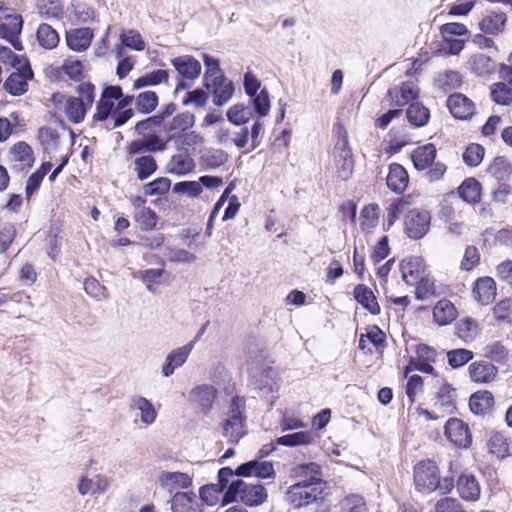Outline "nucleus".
Returning a JSON list of instances; mask_svg holds the SVG:
<instances>
[{
	"label": "nucleus",
	"instance_id": "f257e3e1",
	"mask_svg": "<svg viewBox=\"0 0 512 512\" xmlns=\"http://www.w3.org/2000/svg\"><path fill=\"white\" fill-rule=\"evenodd\" d=\"M319 466L315 463L302 464L295 468L299 476L312 474L310 480H304L290 486L286 492V500L294 507H302L320 499L324 490V483L315 475Z\"/></svg>",
	"mask_w": 512,
	"mask_h": 512
},
{
	"label": "nucleus",
	"instance_id": "f03ea898",
	"mask_svg": "<svg viewBox=\"0 0 512 512\" xmlns=\"http://www.w3.org/2000/svg\"><path fill=\"white\" fill-rule=\"evenodd\" d=\"M121 97L120 86H107L101 93L100 99L96 104V111L93 114V120L104 122L111 120L113 128L123 126L133 115V109L123 111L117 110V99Z\"/></svg>",
	"mask_w": 512,
	"mask_h": 512
},
{
	"label": "nucleus",
	"instance_id": "7ed1b4c3",
	"mask_svg": "<svg viewBox=\"0 0 512 512\" xmlns=\"http://www.w3.org/2000/svg\"><path fill=\"white\" fill-rule=\"evenodd\" d=\"M333 133L336 137L333 148L334 167L338 178L346 181L352 176L354 170V161L349 146L348 132L344 125L338 122L333 127Z\"/></svg>",
	"mask_w": 512,
	"mask_h": 512
},
{
	"label": "nucleus",
	"instance_id": "20e7f679",
	"mask_svg": "<svg viewBox=\"0 0 512 512\" xmlns=\"http://www.w3.org/2000/svg\"><path fill=\"white\" fill-rule=\"evenodd\" d=\"M268 497L266 488L261 484H248L243 480H235L230 483L222 504H228L240 499L247 506L255 507L263 504Z\"/></svg>",
	"mask_w": 512,
	"mask_h": 512
},
{
	"label": "nucleus",
	"instance_id": "39448f33",
	"mask_svg": "<svg viewBox=\"0 0 512 512\" xmlns=\"http://www.w3.org/2000/svg\"><path fill=\"white\" fill-rule=\"evenodd\" d=\"M244 410L245 399L239 396L233 397L222 423L223 436L231 444L239 443L240 439L245 435Z\"/></svg>",
	"mask_w": 512,
	"mask_h": 512
},
{
	"label": "nucleus",
	"instance_id": "423d86ee",
	"mask_svg": "<svg viewBox=\"0 0 512 512\" xmlns=\"http://www.w3.org/2000/svg\"><path fill=\"white\" fill-rule=\"evenodd\" d=\"M439 469L432 460L419 461L414 466L413 478L416 490L429 494L439 485Z\"/></svg>",
	"mask_w": 512,
	"mask_h": 512
},
{
	"label": "nucleus",
	"instance_id": "0eeeda50",
	"mask_svg": "<svg viewBox=\"0 0 512 512\" xmlns=\"http://www.w3.org/2000/svg\"><path fill=\"white\" fill-rule=\"evenodd\" d=\"M442 37L441 51L448 55H458L464 48L465 40L460 37H468L469 31L464 24L451 22L440 27Z\"/></svg>",
	"mask_w": 512,
	"mask_h": 512
},
{
	"label": "nucleus",
	"instance_id": "6e6552de",
	"mask_svg": "<svg viewBox=\"0 0 512 512\" xmlns=\"http://www.w3.org/2000/svg\"><path fill=\"white\" fill-rule=\"evenodd\" d=\"M13 66L16 71L12 72L4 82V89L13 96H19L27 91V81L32 78L33 72L26 59H20L17 55H13Z\"/></svg>",
	"mask_w": 512,
	"mask_h": 512
},
{
	"label": "nucleus",
	"instance_id": "1a4fd4ad",
	"mask_svg": "<svg viewBox=\"0 0 512 512\" xmlns=\"http://www.w3.org/2000/svg\"><path fill=\"white\" fill-rule=\"evenodd\" d=\"M430 213L422 209L408 211L404 220V229L411 239H421L430 228Z\"/></svg>",
	"mask_w": 512,
	"mask_h": 512
},
{
	"label": "nucleus",
	"instance_id": "9d476101",
	"mask_svg": "<svg viewBox=\"0 0 512 512\" xmlns=\"http://www.w3.org/2000/svg\"><path fill=\"white\" fill-rule=\"evenodd\" d=\"M234 476V472L229 467H223L218 472V482L204 485L199 490L200 498L209 506L215 505L220 494L227 487L230 478Z\"/></svg>",
	"mask_w": 512,
	"mask_h": 512
},
{
	"label": "nucleus",
	"instance_id": "9b49d317",
	"mask_svg": "<svg viewBox=\"0 0 512 512\" xmlns=\"http://www.w3.org/2000/svg\"><path fill=\"white\" fill-rule=\"evenodd\" d=\"M22 27L23 19L20 14L10 13L0 18V36L18 51L23 48L18 38Z\"/></svg>",
	"mask_w": 512,
	"mask_h": 512
},
{
	"label": "nucleus",
	"instance_id": "f8f14e48",
	"mask_svg": "<svg viewBox=\"0 0 512 512\" xmlns=\"http://www.w3.org/2000/svg\"><path fill=\"white\" fill-rule=\"evenodd\" d=\"M167 142L160 138L155 133L148 134L146 137L141 139H135L131 141L127 147V153L129 155H138L142 153H155L161 152L166 149Z\"/></svg>",
	"mask_w": 512,
	"mask_h": 512
},
{
	"label": "nucleus",
	"instance_id": "ddd939ff",
	"mask_svg": "<svg viewBox=\"0 0 512 512\" xmlns=\"http://www.w3.org/2000/svg\"><path fill=\"white\" fill-rule=\"evenodd\" d=\"M146 200L140 196L132 199V205L134 207V220L139 224V227L143 231L153 230L158 221V216L154 210L145 205Z\"/></svg>",
	"mask_w": 512,
	"mask_h": 512
},
{
	"label": "nucleus",
	"instance_id": "4468645a",
	"mask_svg": "<svg viewBox=\"0 0 512 512\" xmlns=\"http://www.w3.org/2000/svg\"><path fill=\"white\" fill-rule=\"evenodd\" d=\"M445 436L455 446L468 447L471 443L467 424L457 418H451L446 422Z\"/></svg>",
	"mask_w": 512,
	"mask_h": 512
},
{
	"label": "nucleus",
	"instance_id": "2eb2a0df",
	"mask_svg": "<svg viewBox=\"0 0 512 512\" xmlns=\"http://www.w3.org/2000/svg\"><path fill=\"white\" fill-rule=\"evenodd\" d=\"M205 87L213 94V103L217 106L226 104L233 96L234 85L225 76H218L205 83Z\"/></svg>",
	"mask_w": 512,
	"mask_h": 512
},
{
	"label": "nucleus",
	"instance_id": "dca6fc26",
	"mask_svg": "<svg viewBox=\"0 0 512 512\" xmlns=\"http://www.w3.org/2000/svg\"><path fill=\"white\" fill-rule=\"evenodd\" d=\"M94 38V32L89 27L73 28L66 31L65 40L69 49L75 52L86 51Z\"/></svg>",
	"mask_w": 512,
	"mask_h": 512
},
{
	"label": "nucleus",
	"instance_id": "f3484780",
	"mask_svg": "<svg viewBox=\"0 0 512 512\" xmlns=\"http://www.w3.org/2000/svg\"><path fill=\"white\" fill-rule=\"evenodd\" d=\"M110 486V479L105 475L97 474L93 478L81 476L77 483V491L81 496L103 494Z\"/></svg>",
	"mask_w": 512,
	"mask_h": 512
},
{
	"label": "nucleus",
	"instance_id": "a211bd4d",
	"mask_svg": "<svg viewBox=\"0 0 512 512\" xmlns=\"http://www.w3.org/2000/svg\"><path fill=\"white\" fill-rule=\"evenodd\" d=\"M234 472L236 476L258 478H271L274 476V468L269 461L252 460L241 464Z\"/></svg>",
	"mask_w": 512,
	"mask_h": 512
},
{
	"label": "nucleus",
	"instance_id": "6ab92c4d",
	"mask_svg": "<svg viewBox=\"0 0 512 512\" xmlns=\"http://www.w3.org/2000/svg\"><path fill=\"white\" fill-rule=\"evenodd\" d=\"M171 64L178 75L184 79L194 80L201 74L202 66L193 56L183 55L175 57L171 60Z\"/></svg>",
	"mask_w": 512,
	"mask_h": 512
},
{
	"label": "nucleus",
	"instance_id": "aec40b11",
	"mask_svg": "<svg viewBox=\"0 0 512 512\" xmlns=\"http://www.w3.org/2000/svg\"><path fill=\"white\" fill-rule=\"evenodd\" d=\"M10 161L17 171L32 167L35 161L32 148L25 142L14 144L10 150Z\"/></svg>",
	"mask_w": 512,
	"mask_h": 512
},
{
	"label": "nucleus",
	"instance_id": "412c9836",
	"mask_svg": "<svg viewBox=\"0 0 512 512\" xmlns=\"http://www.w3.org/2000/svg\"><path fill=\"white\" fill-rule=\"evenodd\" d=\"M447 106L451 114L458 119H468L475 112L473 101L460 93L450 95L447 100Z\"/></svg>",
	"mask_w": 512,
	"mask_h": 512
},
{
	"label": "nucleus",
	"instance_id": "4be33fe9",
	"mask_svg": "<svg viewBox=\"0 0 512 512\" xmlns=\"http://www.w3.org/2000/svg\"><path fill=\"white\" fill-rule=\"evenodd\" d=\"M172 512H203L202 504L193 492H177L171 499Z\"/></svg>",
	"mask_w": 512,
	"mask_h": 512
},
{
	"label": "nucleus",
	"instance_id": "5701e85b",
	"mask_svg": "<svg viewBox=\"0 0 512 512\" xmlns=\"http://www.w3.org/2000/svg\"><path fill=\"white\" fill-rule=\"evenodd\" d=\"M216 396V389L211 385H200L190 392L191 401L196 404L204 414H208L212 408Z\"/></svg>",
	"mask_w": 512,
	"mask_h": 512
},
{
	"label": "nucleus",
	"instance_id": "b1692460",
	"mask_svg": "<svg viewBox=\"0 0 512 512\" xmlns=\"http://www.w3.org/2000/svg\"><path fill=\"white\" fill-rule=\"evenodd\" d=\"M419 89L413 81L402 83L400 87L390 89L387 96L395 106H404L418 96Z\"/></svg>",
	"mask_w": 512,
	"mask_h": 512
},
{
	"label": "nucleus",
	"instance_id": "393cba45",
	"mask_svg": "<svg viewBox=\"0 0 512 512\" xmlns=\"http://www.w3.org/2000/svg\"><path fill=\"white\" fill-rule=\"evenodd\" d=\"M468 370L471 380L475 383H490L498 373L497 367L488 361L473 362Z\"/></svg>",
	"mask_w": 512,
	"mask_h": 512
},
{
	"label": "nucleus",
	"instance_id": "a878e982",
	"mask_svg": "<svg viewBox=\"0 0 512 512\" xmlns=\"http://www.w3.org/2000/svg\"><path fill=\"white\" fill-rule=\"evenodd\" d=\"M460 497L467 501H476L480 496V485L474 475L463 473L457 481Z\"/></svg>",
	"mask_w": 512,
	"mask_h": 512
},
{
	"label": "nucleus",
	"instance_id": "bb28decb",
	"mask_svg": "<svg viewBox=\"0 0 512 512\" xmlns=\"http://www.w3.org/2000/svg\"><path fill=\"white\" fill-rule=\"evenodd\" d=\"M496 283L491 277H481L476 280L473 295L483 305L489 304L496 296Z\"/></svg>",
	"mask_w": 512,
	"mask_h": 512
},
{
	"label": "nucleus",
	"instance_id": "cd10ccee",
	"mask_svg": "<svg viewBox=\"0 0 512 512\" xmlns=\"http://www.w3.org/2000/svg\"><path fill=\"white\" fill-rule=\"evenodd\" d=\"M402 279L408 285H415L423 276L422 261L419 257H409L400 264Z\"/></svg>",
	"mask_w": 512,
	"mask_h": 512
},
{
	"label": "nucleus",
	"instance_id": "c85d7f7f",
	"mask_svg": "<svg viewBox=\"0 0 512 512\" xmlns=\"http://www.w3.org/2000/svg\"><path fill=\"white\" fill-rule=\"evenodd\" d=\"M249 139V130L247 127L240 129L222 128L218 133V141L220 144L227 146L234 144L238 148H244Z\"/></svg>",
	"mask_w": 512,
	"mask_h": 512
},
{
	"label": "nucleus",
	"instance_id": "c756f323",
	"mask_svg": "<svg viewBox=\"0 0 512 512\" xmlns=\"http://www.w3.org/2000/svg\"><path fill=\"white\" fill-rule=\"evenodd\" d=\"M409 182L408 173L403 166L393 163L389 166L387 186L395 193H402Z\"/></svg>",
	"mask_w": 512,
	"mask_h": 512
},
{
	"label": "nucleus",
	"instance_id": "7c9ffc66",
	"mask_svg": "<svg viewBox=\"0 0 512 512\" xmlns=\"http://www.w3.org/2000/svg\"><path fill=\"white\" fill-rule=\"evenodd\" d=\"M435 157L436 147L432 143L417 147L411 154V159L417 170L427 169L433 164Z\"/></svg>",
	"mask_w": 512,
	"mask_h": 512
},
{
	"label": "nucleus",
	"instance_id": "2f4dec72",
	"mask_svg": "<svg viewBox=\"0 0 512 512\" xmlns=\"http://www.w3.org/2000/svg\"><path fill=\"white\" fill-rule=\"evenodd\" d=\"M63 110L70 122L78 124L84 120L87 107L83 99L71 96L65 99Z\"/></svg>",
	"mask_w": 512,
	"mask_h": 512
},
{
	"label": "nucleus",
	"instance_id": "473e14b6",
	"mask_svg": "<svg viewBox=\"0 0 512 512\" xmlns=\"http://www.w3.org/2000/svg\"><path fill=\"white\" fill-rule=\"evenodd\" d=\"M353 295L356 301L371 314L378 315L380 313V306L370 288L363 284H359L354 288Z\"/></svg>",
	"mask_w": 512,
	"mask_h": 512
},
{
	"label": "nucleus",
	"instance_id": "72a5a7b5",
	"mask_svg": "<svg viewBox=\"0 0 512 512\" xmlns=\"http://www.w3.org/2000/svg\"><path fill=\"white\" fill-rule=\"evenodd\" d=\"M130 407L140 412V420L145 425H151L155 422L157 418V411L153 404L145 397H132Z\"/></svg>",
	"mask_w": 512,
	"mask_h": 512
},
{
	"label": "nucleus",
	"instance_id": "f704fd0d",
	"mask_svg": "<svg viewBox=\"0 0 512 512\" xmlns=\"http://www.w3.org/2000/svg\"><path fill=\"white\" fill-rule=\"evenodd\" d=\"M494 404V397L487 390L478 391L471 395L469 399V407L475 415L486 414Z\"/></svg>",
	"mask_w": 512,
	"mask_h": 512
},
{
	"label": "nucleus",
	"instance_id": "c9c22d12",
	"mask_svg": "<svg viewBox=\"0 0 512 512\" xmlns=\"http://www.w3.org/2000/svg\"><path fill=\"white\" fill-rule=\"evenodd\" d=\"M159 481L162 487L172 491L178 488H188L192 483V478L187 473L162 472Z\"/></svg>",
	"mask_w": 512,
	"mask_h": 512
},
{
	"label": "nucleus",
	"instance_id": "e433bc0d",
	"mask_svg": "<svg viewBox=\"0 0 512 512\" xmlns=\"http://www.w3.org/2000/svg\"><path fill=\"white\" fill-rule=\"evenodd\" d=\"M455 328L456 335L466 344L473 342L481 332L478 323L471 318L459 320Z\"/></svg>",
	"mask_w": 512,
	"mask_h": 512
},
{
	"label": "nucleus",
	"instance_id": "4c0bfd02",
	"mask_svg": "<svg viewBox=\"0 0 512 512\" xmlns=\"http://www.w3.org/2000/svg\"><path fill=\"white\" fill-rule=\"evenodd\" d=\"M507 21L506 14L503 12H489L479 23L481 31L487 34H497L501 32Z\"/></svg>",
	"mask_w": 512,
	"mask_h": 512
},
{
	"label": "nucleus",
	"instance_id": "58836bf2",
	"mask_svg": "<svg viewBox=\"0 0 512 512\" xmlns=\"http://www.w3.org/2000/svg\"><path fill=\"white\" fill-rule=\"evenodd\" d=\"M457 316V311L454 305L446 300H440L433 308V317L439 325H447L451 323Z\"/></svg>",
	"mask_w": 512,
	"mask_h": 512
},
{
	"label": "nucleus",
	"instance_id": "ea45409f",
	"mask_svg": "<svg viewBox=\"0 0 512 512\" xmlns=\"http://www.w3.org/2000/svg\"><path fill=\"white\" fill-rule=\"evenodd\" d=\"M454 398L455 389L443 382L437 391L435 406L442 412L451 413L455 409Z\"/></svg>",
	"mask_w": 512,
	"mask_h": 512
},
{
	"label": "nucleus",
	"instance_id": "a19ab883",
	"mask_svg": "<svg viewBox=\"0 0 512 512\" xmlns=\"http://www.w3.org/2000/svg\"><path fill=\"white\" fill-rule=\"evenodd\" d=\"M39 141L46 153H55L60 148V135L51 127H42L38 133Z\"/></svg>",
	"mask_w": 512,
	"mask_h": 512
},
{
	"label": "nucleus",
	"instance_id": "79ce46f5",
	"mask_svg": "<svg viewBox=\"0 0 512 512\" xmlns=\"http://www.w3.org/2000/svg\"><path fill=\"white\" fill-rule=\"evenodd\" d=\"M458 194L467 203H476L480 199L481 184L474 178H468L459 186Z\"/></svg>",
	"mask_w": 512,
	"mask_h": 512
},
{
	"label": "nucleus",
	"instance_id": "37998d69",
	"mask_svg": "<svg viewBox=\"0 0 512 512\" xmlns=\"http://www.w3.org/2000/svg\"><path fill=\"white\" fill-rule=\"evenodd\" d=\"M134 170L139 180L149 178L157 170V162L151 155L137 157L134 160Z\"/></svg>",
	"mask_w": 512,
	"mask_h": 512
},
{
	"label": "nucleus",
	"instance_id": "c03bdc74",
	"mask_svg": "<svg viewBox=\"0 0 512 512\" xmlns=\"http://www.w3.org/2000/svg\"><path fill=\"white\" fill-rule=\"evenodd\" d=\"M194 168V161L187 155H173L167 164V170L171 174L185 175Z\"/></svg>",
	"mask_w": 512,
	"mask_h": 512
},
{
	"label": "nucleus",
	"instance_id": "a18cd8bd",
	"mask_svg": "<svg viewBox=\"0 0 512 512\" xmlns=\"http://www.w3.org/2000/svg\"><path fill=\"white\" fill-rule=\"evenodd\" d=\"M36 37L39 44L45 49L55 48L60 40L58 32L46 23L39 25Z\"/></svg>",
	"mask_w": 512,
	"mask_h": 512
},
{
	"label": "nucleus",
	"instance_id": "49530a36",
	"mask_svg": "<svg viewBox=\"0 0 512 512\" xmlns=\"http://www.w3.org/2000/svg\"><path fill=\"white\" fill-rule=\"evenodd\" d=\"M490 97L496 105L509 106L512 104V88L496 82L490 87Z\"/></svg>",
	"mask_w": 512,
	"mask_h": 512
},
{
	"label": "nucleus",
	"instance_id": "de8ad7c7",
	"mask_svg": "<svg viewBox=\"0 0 512 512\" xmlns=\"http://www.w3.org/2000/svg\"><path fill=\"white\" fill-rule=\"evenodd\" d=\"M380 208L377 204L365 206L360 214V226L364 231H372L379 223Z\"/></svg>",
	"mask_w": 512,
	"mask_h": 512
},
{
	"label": "nucleus",
	"instance_id": "09e8293b",
	"mask_svg": "<svg viewBox=\"0 0 512 512\" xmlns=\"http://www.w3.org/2000/svg\"><path fill=\"white\" fill-rule=\"evenodd\" d=\"M169 78L168 71L166 70H154L147 73L134 81L133 88L141 89L148 86H154L162 82H167Z\"/></svg>",
	"mask_w": 512,
	"mask_h": 512
},
{
	"label": "nucleus",
	"instance_id": "8fccbe9b",
	"mask_svg": "<svg viewBox=\"0 0 512 512\" xmlns=\"http://www.w3.org/2000/svg\"><path fill=\"white\" fill-rule=\"evenodd\" d=\"M408 121L416 126L422 127L427 124L430 118L429 110L420 103H412L406 111Z\"/></svg>",
	"mask_w": 512,
	"mask_h": 512
},
{
	"label": "nucleus",
	"instance_id": "3c124183",
	"mask_svg": "<svg viewBox=\"0 0 512 512\" xmlns=\"http://www.w3.org/2000/svg\"><path fill=\"white\" fill-rule=\"evenodd\" d=\"M472 70L479 76L491 74L495 70L494 61L487 55L479 53L471 57Z\"/></svg>",
	"mask_w": 512,
	"mask_h": 512
},
{
	"label": "nucleus",
	"instance_id": "603ef678",
	"mask_svg": "<svg viewBox=\"0 0 512 512\" xmlns=\"http://www.w3.org/2000/svg\"><path fill=\"white\" fill-rule=\"evenodd\" d=\"M136 109L142 114H149L158 105V96L153 91H145L135 98Z\"/></svg>",
	"mask_w": 512,
	"mask_h": 512
},
{
	"label": "nucleus",
	"instance_id": "864d4df0",
	"mask_svg": "<svg viewBox=\"0 0 512 512\" xmlns=\"http://www.w3.org/2000/svg\"><path fill=\"white\" fill-rule=\"evenodd\" d=\"M488 173L498 181L506 180L511 174V165L504 157H496L488 167Z\"/></svg>",
	"mask_w": 512,
	"mask_h": 512
},
{
	"label": "nucleus",
	"instance_id": "5fc2aeb1",
	"mask_svg": "<svg viewBox=\"0 0 512 512\" xmlns=\"http://www.w3.org/2000/svg\"><path fill=\"white\" fill-rule=\"evenodd\" d=\"M226 115L228 120L237 126L247 123L252 118L251 110L243 104L231 106Z\"/></svg>",
	"mask_w": 512,
	"mask_h": 512
},
{
	"label": "nucleus",
	"instance_id": "6e6d98bb",
	"mask_svg": "<svg viewBox=\"0 0 512 512\" xmlns=\"http://www.w3.org/2000/svg\"><path fill=\"white\" fill-rule=\"evenodd\" d=\"M227 154L221 149L205 150L201 156L202 163L210 169H215L227 161Z\"/></svg>",
	"mask_w": 512,
	"mask_h": 512
},
{
	"label": "nucleus",
	"instance_id": "4d7b16f0",
	"mask_svg": "<svg viewBox=\"0 0 512 512\" xmlns=\"http://www.w3.org/2000/svg\"><path fill=\"white\" fill-rule=\"evenodd\" d=\"M493 316L498 324L511 323L512 321V299H503L493 308Z\"/></svg>",
	"mask_w": 512,
	"mask_h": 512
},
{
	"label": "nucleus",
	"instance_id": "13d9d810",
	"mask_svg": "<svg viewBox=\"0 0 512 512\" xmlns=\"http://www.w3.org/2000/svg\"><path fill=\"white\" fill-rule=\"evenodd\" d=\"M487 445L490 453L498 458H504L508 453L507 439L500 433L492 434Z\"/></svg>",
	"mask_w": 512,
	"mask_h": 512
},
{
	"label": "nucleus",
	"instance_id": "bf43d9fd",
	"mask_svg": "<svg viewBox=\"0 0 512 512\" xmlns=\"http://www.w3.org/2000/svg\"><path fill=\"white\" fill-rule=\"evenodd\" d=\"M461 76L457 71H445L439 74L437 78V85L445 92L456 89L461 86Z\"/></svg>",
	"mask_w": 512,
	"mask_h": 512
},
{
	"label": "nucleus",
	"instance_id": "052dcab7",
	"mask_svg": "<svg viewBox=\"0 0 512 512\" xmlns=\"http://www.w3.org/2000/svg\"><path fill=\"white\" fill-rule=\"evenodd\" d=\"M258 117H265L270 111V99L268 91L264 88L254 96H250Z\"/></svg>",
	"mask_w": 512,
	"mask_h": 512
},
{
	"label": "nucleus",
	"instance_id": "680f3d73",
	"mask_svg": "<svg viewBox=\"0 0 512 512\" xmlns=\"http://www.w3.org/2000/svg\"><path fill=\"white\" fill-rule=\"evenodd\" d=\"M171 181L166 177H159L144 185V192L150 196H160L167 193L170 189Z\"/></svg>",
	"mask_w": 512,
	"mask_h": 512
},
{
	"label": "nucleus",
	"instance_id": "e2e57ef3",
	"mask_svg": "<svg viewBox=\"0 0 512 512\" xmlns=\"http://www.w3.org/2000/svg\"><path fill=\"white\" fill-rule=\"evenodd\" d=\"M447 358L452 368H459L473 358V352L464 348L455 349L447 353Z\"/></svg>",
	"mask_w": 512,
	"mask_h": 512
},
{
	"label": "nucleus",
	"instance_id": "0e129e2a",
	"mask_svg": "<svg viewBox=\"0 0 512 512\" xmlns=\"http://www.w3.org/2000/svg\"><path fill=\"white\" fill-rule=\"evenodd\" d=\"M484 157V148L479 145L472 143L467 146L465 152L463 153L464 162L471 167L478 166Z\"/></svg>",
	"mask_w": 512,
	"mask_h": 512
},
{
	"label": "nucleus",
	"instance_id": "69168bd1",
	"mask_svg": "<svg viewBox=\"0 0 512 512\" xmlns=\"http://www.w3.org/2000/svg\"><path fill=\"white\" fill-rule=\"evenodd\" d=\"M202 190V186L198 181L177 182L173 186V192L185 194L192 198L198 197L202 193Z\"/></svg>",
	"mask_w": 512,
	"mask_h": 512
},
{
	"label": "nucleus",
	"instance_id": "338daca9",
	"mask_svg": "<svg viewBox=\"0 0 512 512\" xmlns=\"http://www.w3.org/2000/svg\"><path fill=\"white\" fill-rule=\"evenodd\" d=\"M83 285L85 292L91 297L98 300L108 297L106 287L93 277L86 278Z\"/></svg>",
	"mask_w": 512,
	"mask_h": 512
},
{
	"label": "nucleus",
	"instance_id": "774afa93",
	"mask_svg": "<svg viewBox=\"0 0 512 512\" xmlns=\"http://www.w3.org/2000/svg\"><path fill=\"white\" fill-rule=\"evenodd\" d=\"M122 43L131 49L142 51L145 48V43L140 33L136 30H128L121 34Z\"/></svg>",
	"mask_w": 512,
	"mask_h": 512
}]
</instances>
